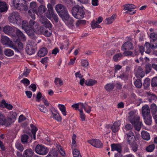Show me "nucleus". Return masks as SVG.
I'll return each mask as SVG.
<instances>
[{
  "mask_svg": "<svg viewBox=\"0 0 157 157\" xmlns=\"http://www.w3.org/2000/svg\"><path fill=\"white\" fill-rule=\"evenodd\" d=\"M128 119L134 126L135 129L139 131L142 124V122L140 121V117L136 113L135 110H132L129 113Z\"/></svg>",
  "mask_w": 157,
  "mask_h": 157,
  "instance_id": "nucleus-1",
  "label": "nucleus"
},
{
  "mask_svg": "<svg viewBox=\"0 0 157 157\" xmlns=\"http://www.w3.org/2000/svg\"><path fill=\"white\" fill-rule=\"evenodd\" d=\"M71 12L73 16L77 19H81L84 17V12L79 6L73 7L71 9Z\"/></svg>",
  "mask_w": 157,
  "mask_h": 157,
  "instance_id": "nucleus-2",
  "label": "nucleus"
},
{
  "mask_svg": "<svg viewBox=\"0 0 157 157\" xmlns=\"http://www.w3.org/2000/svg\"><path fill=\"white\" fill-rule=\"evenodd\" d=\"M8 20L10 22L13 24L16 23L19 24L21 23V17L17 12L11 13L8 17Z\"/></svg>",
  "mask_w": 157,
  "mask_h": 157,
  "instance_id": "nucleus-3",
  "label": "nucleus"
},
{
  "mask_svg": "<svg viewBox=\"0 0 157 157\" xmlns=\"http://www.w3.org/2000/svg\"><path fill=\"white\" fill-rule=\"evenodd\" d=\"M55 9L61 18L68 14L67 9L62 4L56 5V6Z\"/></svg>",
  "mask_w": 157,
  "mask_h": 157,
  "instance_id": "nucleus-4",
  "label": "nucleus"
},
{
  "mask_svg": "<svg viewBox=\"0 0 157 157\" xmlns=\"http://www.w3.org/2000/svg\"><path fill=\"white\" fill-rule=\"evenodd\" d=\"M39 26V24L37 22L33 20H30L29 24V33L28 34L29 36H32Z\"/></svg>",
  "mask_w": 157,
  "mask_h": 157,
  "instance_id": "nucleus-5",
  "label": "nucleus"
},
{
  "mask_svg": "<svg viewBox=\"0 0 157 157\" xmlns=\"http://www.w3.org/2000/svg\"><path fill=\"white\" fill-rule=\"evenodd\" d=\"M35 151L39 155H44L48 153V150L44 145L38 144L36 147Z\"/></svg>",
  "mask_w": 157,
  "mask_h": 157,
  "instance_id": "nucleus-6",
  "label": "nucleus"
},
{
  "mask_svg": "<svg viewBox=\"0 0 157 157\" xmlns=\"http://www.w3.org/2000/svg\"><path fill=\"white\" fill-rule=\"evenodd\" d=\"M63 20L65 21L67 25L71 29H73V27L74 20L70 17L69 14L66 15L63 17L62 18Z\"/></svg>",
  "mask_w": 157,
  "mask_h": 157,
  "instance_id": "nucleus-7",
  "label": "nucleus"
},
{
  "mask_svg": "<svg viewBox=\"0 0 157 157\" xmlns=\"http://www.w3.org/2000/svg\"><path fill=\"white\" fill-rule=\"evenodd\" d=\"M134 72L135 75L138 78H142L144 75V72L140 66L136 67L135 69Z\"/></svg>",
  "mask_w": 157,
  "mask_h": 157,
  "instance_id": "nucleus-8",
  "label": "nucleus"
},
{
  "mask_svg": "<svg viewBox=\"0 0 157 157\" xmlns=\"http://www.w3.org/2000/svg\"><path fill=\"white\" fill-rule=\"evenodd\" d=\"M88 142L94 146L98 148H101L103 147V144L98 139H93L88 141Z\"/></svg>",
  "mask_w": 157,
  "mask_h": 157,
  "instance_id": "nucleus-9",
  "label": "nucleus"
},
{
  "mask_svg": "<svg viewBox=\"0 0 157 157\" xmlns=\"http://www.w3.org/2000/svg\"><path fill=\"white\" fill-rule=\"evenodd\" d=\"M15 29H17V28L14 26H6L3 28V31L5 34L11 35L14 32Z\"/></svg>",
  "mask_w": 157,
  "mask_h": 157,
  "instance_id": "nucleus-10",
  "label": "nucleus"
},
{
  "mask_svg": "<svg viewBox=\"0 0 157 157\" xmlns=\"http://www.w3.org/2000/svg\"><path fill=\"white\" fill-rule=\"evenodd\" d=\"M134 46L132 43L127 41L125 42L122 45L121 49L123 51L127 50H133Z\"/></svg>",
  "mask_w": 157,
  "mask_h": 157,
  "instance_id": "nucleus-11",
  "label": "nucleus"
},
{
  "mask_svg": "<svg viewBox=\"0 0 157 157\" xmlns=\"http://www.w3.org/2000/svg\"><path fill=\"white\" fill-rule=\"evenodd\" d=\"M35 46L30 44H27L25 48V50L28 54L32 55L35 53Z\"/></svg>",
  "mask_w": 157,
  "mask_h": 157,
  "instance_id": "nucleus-12",
  "label": "nucleus"
},
{
  "mask_svg": "<svg viewBox=\"0 0 157 157\" xmlns=\"http://www.w3.org/2000/svg\"><path fill=\"white\" fill-rule=\"evenodd\" d=\"M124 7V10H127L125 13H128V11L131 12L132 11V10L136 8V6L132 4H126L123 6Z\"/></svg>",
  "mask_w": 157,
  "mask_h": 157,
  "instance_id": "nucleus-13",
  "label": "nucleus"
},
{
  "mask_svg": "<svg viewBox=\"0 0 157 157\" xmlns=\"http://www.w3.org/2000/svg\"><path fill=\"white\" fill-rule=\"evenodd\" d=\"M127 141L129 144H130L131 143H132L136 140V139L134 136V134L132 132H129L127 134Z\"/></svg>",
  "mask_w": 157,
  "mask_h": 157,
  "instance_id": "nucleus-14",
  "label": "nucleus"
},
{
  "mask_svg": "<svg viewBox=\"0 0 157 157\" xmlns=\"http://www.w3.org/2000/svg\"><path fill=\"white\" fill-rule=\"evenodd\" d=\"M142 112L143 117L150 115V109L148 105H145L142 107Z\"/></svg>",
  "mask_w": 157,
  "mask_h": 157,
  "instance_id": "nucleus-15",
  "label": "nucleus"
},
{
  "mask_svg": "<svg viewBox=\"0 0 157 157\" xmlns=\"http://www.w3.org/2000/svg\"><path fill=\"white\" fill-rule=\"evenodd\" d=\"M111 151H117L118 153H121V145L119 144H113L111 145Z\"/></svg>",
  "mask_w": 157,
  "mask_h": 157,
  "instance_id": "nucleus-16",
  "label": "nucleus"
},
{
  "mask_svg": "<svg viewBox=\"0 0 157 157\" xmlns=\"http://www.w3.org/2000/svg\"><path fill=\"white\" fill-rule=\"evenodd\" d=\"M1 41L4 45H10L12 41L9 39L6 36H2L1 37Z\"/></svg>",
  "mask_w": 157,
  "mask_h": 157,
  "instance_id": "nucleus-17",
  "label": "nucleus"
},
{
  "mask_svg": "<svg viewBox=\"0 0 157 157\" xmlns=\"http://www.w3.org/2000/svg\"><path fill=\"white\" fill-rule=\"evenodd\" d=\"M33 154V151L31 149L29 148L24 151L23 155L24 157H32Z\"/></svg>",
  "mask_w": 157,
  "mask_h": 157,
  "instance_id": "nucleus-18",
  "label": "nucleus"
},
{
  "mask_svg": "<svg viewBox=\"0 0 157 157\" xmlns=\"http://www.w3.org/2000/svg\"><path fill=\"white\" fill-rule=\"evenodd\" d=\"M8 7L5 2L0 1V12L2 13L7 10Z\"/></svg>",
  "mask_w": 157,
  "mask_h": 157,
  "instance_id": "nucleus-19",
  "label": "nucleus"
},
{
  "mask_svg": "<svg viewBox=\"0 0 157 157\" xmlns=\"http://www.w3.org/2000/svg\"><path fill=\"white\" fill-rule=\"evenodd\" d=\"M48 52L47 48L43 47L40 49L38 53V56L40 57H42L47 55Z\"/></svg>",
  "mask_w": 157,
  "mask_h": 157,
  "instance_id": "nucleus-20",
  "label": "nucleus"
},
{
  "mask_svg": "<svg viewBox=\"0 0 157 157\" xmlns=\"http://www.w3.org/2000/svg\"><path fill=\"white\" fill-rule=\"evenodd\" d=\"M16 46H14L13 48L16 52H20V50H22L23 48V44L20 42H17L16 43Z\"/></svg>",
  "mask_w": 157,
  "mask_h": 157,
  "instance_id": "nucleus-21",
  "label": "nucleus"
},
{
  "mask_svg": "<svg viewBox=\"0 0 157 157\" xmlns=\"http://www.w3.org/2000/svg\"><path fill=\"white\" fill-rule=\"evenodd\" d=\"M116 18V15L115 14H113L111 17L109 18H106L104 21V22L105 24L106 25L111 24L113 23Z\"/></svg>",
  "mask_w": 157,
  "mask_h": 157,
  "instance_id": "nucleus-22",
  "label": "nucleus"
},
{
  "mask_svg": "<svg viewBox=\"0 0 157 157\" xmlns=\"http://www.w3.org/2000/svg\"><path fill=\"white\" fill-rule=\"evenodd\" d=\"M30 9L32 10L33 12H34L36 13H37V5L35 2H32L30 4Z\"/></svg>",
  "mask_w": 157,
  "mask_h": 157,
  "instance_id": "nucleus-23",
  "label": "nucleus"
},
{
  "mask_svg": "<svg viewBox=\"0 0 157 157\" xmlns=\"http://www.w3.org/2000/svg\"><path fill=\"white\" fill-rule=\"evenodd\" d=\"M13 4L14 6L17 9L19 10H21V7L22 6V4L19 0H13Z\"/></svg>",
  "mask_w": 157,
  "mask_h": 157,
  "instance_id": "nucleus-24",
  "label": "nucleus"
},
{
  "mask_svg": "<svg viewBox=\"0 0 157 157\" xmlns=\"http://www.w3.org/2000/svg\"><path fill=\"white\" fill-rule=\"evenodd\" d=\"M150 42H146L144 44L145 52L147 54H149L151 52V45Z\"/></svg>",
  "mask_w": 157,
  "mask_h": 157,
  "instance_id": "nucleus-25",
  "label": "nucleus"
},
{
  "mask_svg": "<svg viewBox=\"0 0 157 157\" xmlns=\"http://www.w3.org/2000/svg\"><path fill=\"white\" fill-rule=\"evenodd\" d=\"M40 21L43 24L48 26L49 27H52V25L50 21L44 17L41 16L40 19Z\"/></svg>",
  "mask_w": 157,
  "mask_h": 157,
  "instance_id": "nucleus-26",
  "label": "nucleus"
},
{
  "mask_svg": "<svg viewBox=\"0 0 157 157\" xmlns=\"http://www.w3.org/2000/svg\"><path fill=\"white\" fill-rule=\"evenodd\" d=\"M22 22V28L24 30L26 33L28 34V33H29V22H28L26 21H23Z\"/></svg>",
  "mask_w": 157,
  "mask_h": 157,
  "instance_id": "nucleus-27",
  "label": "nucleus"
},
{
  "mask_svg": "<svg viewBox=\"0 0 157 157\" xmlns=\"http://www.w3.org/2000/svg\"><path fill=\"white\" fill-rule=\"evenodd\" d=\"M47 9L45 6L43 5H40L38 8V13L40 15H41L43 13H45Z\"/></svg>",
  "mask_w": 157,
  "mask_h": 157,
  "instance_id": "nucleus-28",
  "label": "nucleus"
},
{
  "mask_svg": "<svg viewBox=\"0 0 157 157\" xmlns=\"http://www.w3.org/2000/svg\"><path fill=\"white\" fill-rule=\"evenodd\" d=\"M146 124L148 125H150L152 122V118L150 115L143 117Z\"/></svg>",
  "mask_w": 157,
  "mask_h": 157,
  "instance_id": "nucleus-29",
  "label": "nucleus"
},
{
  "mask_svg": "<svg viewBox=\"0 0 157 157\" xmlns=\"http://www.w3.org/2000/svg\"><path fill=\"white\" fill-rule=\"evenodd\" d=\"M16 31V34L18 38L22 39L23 40H25V37L22 32L19 29L17 28V29H15Z\"/></svg>",
  "mask_w": 157,
  "mask_h": 157,
  "instance_id": "nucleus-30",
  "label": "nucleus"
},
{
  "mask_svg": "<svg viewBox=\"0 0 157 157\" xmlns=\"http://www.w3.org/2000/svg\"><path fill=\"white\" fill-rule=\"evenodd\" d=\"M45 28L46 27L45 26H42L40 27L39 25L38 27H37L35 33L38 34H44L45 31Z\"/></svg>",
  "mask_w": 157,
  "mask_h": 157,
  "instance_id": "nucleus-31",
  "label": "nucleus"
},
{
  "mask_svg": "<svg viewBox=\"0 0 157 157\" xmlns=\"http://www.w3.org/2000/svg\"><path fill=\"white\" fill-rule=\"evenodd\" d=\"M57 152L56 150L54 149L49 152L47 157H57Z\"/></svg>",
  "mask_w": 157,
  "mask_h": 157,
  "instance_id": "nucleus-32",
  "label": "nucleus"
},
{
  "mask_svg": "<svg viewBox=\"0 0 157 157\" xmlns=\"http://www.w3.org/2000/svg\"><path fill=\"white\" fill-rule=\"evenodd\" d=\"M141 136L144 139L146 140H148L150 138L149 133L145 131H143L141 132Z\"/></svg>",
  "mask_w": 157,
  "mask_h": 157,
  "instance_id": "nucleus-33",
  "label": "nucleus"
},
{
  "mask_svg": "<svg viewBox=\"0 0 157 157\" xmlns=\"http://www.w3.org/2000/svg\"><path fill=\"white\" fill-rule=\"evenodd\" d=\"M55 85L57 86H60L63 85V83L61 79L59 78H56L54 80Z\"/></svg>",
  "mask_w": 157,
  "mask_h": 157,
  "instance_id": "nucleus-34",
  "label": "nucleus"
},
{
  "mask_svg": "<svg viewBox=\"0 0 157 157\" xmlns=\"http://www.w3.org/2000/svg\"><path fill=\"white\" fill-rule=\"evenodd\" d=\"M114 86V83H108L105 86L104 88L106 90L109 92L113 89Z\"/></svg>",
  "mask_w": 157,
  "mask_h": 157,
  "instance_id": "nucleus-35",
  "label": "nucleus"
},
{
  "mask_svg": "<svg viewBox=\"0 0 157 157\" xmlns=\"http://www.w3.org/2000/svg\"><path fill=\"white\" fill-rule=\"evenodd\" d=\"M86 105H87V104L86 103H85L84 104H83L82 103H78V105H79V109H84V110L87 113H90V108H89L88 110H86Z\"/></svg>",
  "mask_w": 157,
  "mask_h": 157,
  "instance_id": "nucleus-36",
  "label": "nucleus"
},
{
  "mask_svg": "<svg viewBox=\"0 0 157 157\" xmlns=\"http://www.w3.org/2000/svg\"><path fill=\"white\" fill-rule=\"evenodd\" d=\"M97 83V81L92 79H89L85 82V84L87 86H91Z\"/></svg>",
  "mask_w": 157,
  "mask_h": 157,
  "instance_id": "nucleus-37",
  "label": "nucleus"
},
{
  "mask_svg": "<svg viewBox=\"0 0 157 157\" xmlns=\"http://www.w3.org/2000/svg\"><path fill=\"white\" fill-rule=\"evenodd\" d=\"M15 121L13 120L12 119L9 118L8 117L6 119V121H5V124H4V125L6 127H8L10 125Z\"/></svg>",
  "mask_w": 157,
  "mask_h": 157,
  "instance_id": "nucleus-38",
  "label": "nucleus"
},
{
  "mask_svg": "<svg viewBox=\"0 0 157 157\" xmlns=\"http://www.w3.org/2000/svg\"><path fill=\"white\" fill-rule=\"evenodd\" d=\"M6 121V118L5 117L4 114L0 111V124L2 125H4Z\"/></svg>",
  "mask_w": 157,
  "mask_h": 157,
  "instance_id": "nucleus-39",
  "label": "nucleus"
},
{
  "mask_svg": "<svg viewBox=\"0 0 157 157\" xmlns=\"http://www.w3.org/2000/svg\"><path fill=\"white\" fill-rule=\"evenodd\" d=\"M58 107L60 110L61 111L62 114L64 116L67 115V112L66 111V107L63 105L59 104L58 105Z\"/></svg>",
  "mask_w": 157,
  "mask_h": 157,
  "instance_id": "nucleus-40",
  "label": "nucleus"
},
{
  "mask_svg": "<svg viewBox=\"0 0 157 157\" xmlns=\"http://www.w3.org/2000/svg\"><path fill=\"white\" fill-rule=\"evenodd\" d=\"M123 57V55L121 53L115 54L113 57V59L115 62H117L120 60L121 58Z\"/></svg>",
  "mask_w": 157,
  "mask_h": 157,
  "instance_id": "nucleus-41",
  "label": "nucleus"
},
{
  "mask_svg": "<svg viewBox=\"0 0 157 157\" xmlns=\"http://www.w3.org/2000/svg\"><path fill=\"white\" fill-rule=\"evenodd\" d=\"M151 111L153 116L155 115L157 111V106L154 103L151 104L150 106Z\"/></svg>",
  "mask_w": 157,
  "mask_h": 157,
  "instance_id": "nucleus-42",
  "label": "nucleus"
},
{
  "mask_svg": "<svg viewBox=\"0 0 157 157\" xmlns=\"http://www.w3.org/2000/svg\"><path fill=\"white\" fill-rule=\"evenodd\" d=\"M129 144L130 145L132 150L134 152H136L137 151L138 149V146L135 141Z\"/></svg>",
  "mask_w": 157,
  "mask_h": 157,
  "instance_id": "nucleus-43",
  "label": "nucleus"
},
{
  "mask_svg": "<svg viewBox=\"0 0 157 157\" xmlns=\"http://www.w3.org/2000/svg\"><path fill=\"white\" fill-rule=\"evenodd\" d=\"M155 148L154 144H152L147 146L145 148V150L147 152H152Z\"/></svg>",
  "mask_w": 157,
  "mask_h": 157,
  "instance_id": "nucleus-44",
  "label": "nucleus"
},
{
  "mask_svg": "<svg viewBox=\"0 0 157 157\" xmlns=\"http://www.w3.org/2000/svg\"><path fill=\"white\" fill-rule=\"evenodd\" d=\"M98 23L96 21L93 20L91 24V26L92 29H94L96 28H101V26L98 25Z\"/></svg>",
  "mask_w": 157,
  "mask_h": 157,
  "instance_id": "nucleus-45",
  "label": "nucleus"
},
{
  "mask_svg": "<svg viewBox=\"0 0 157 157\" xmlns=\"http://www.w3.org/2000/svg\"><path fill=\"white\" fill-rule=\"evenodd\" d=\"M38 107L39 109L42 112L47 113L48 112V110L47 108L43 105H38Z\"/></svg>",
  "mask_w": 157,
  "mask_h": 157,
  "instance_id": "nucleus-46",
  "label": "nucleus"
},
{
  "mask_svg": "<svg viewBox=\"0 0 157 157\" xmlns=\"http://www.w3.org/2000/svg\"><path fill=\"white\" fill-rule=\"evenodd\" d=\"M73 154L74 157H82L79 150L76 148L73 150Z\"/></svg>",
  "mask_w": 157,
  "mask_h": 157,
  "instance_id": "nucleus-47",
  "label": "nucleus"
},
{
  "mask_svg": "<svg viewBox=\"0 0 157 157\" xmlns=\"http://www.w3.org/2000/svg\"><path fill=\"white\" fill-rule=\"evenodd\" d=\"M150 42L151 44V49L157 48V39H152L151 40Z\"/></svg>",
  "mask_w": 157,
  "mask_h": 157,
  "instance_id": "nucleus-48",
  "label": "nucleus"
},
{
  "mask_svg": "<svg viewBox=\"0 0 157 157\" xmlns=\"http://www.w3.org/2000/svg\"><path fill=\"white\" fill-rule=\"evenodd\" d=\"M5 55L8 56H12L14 54L13 52L10 49H6L4 52Z\"/></svg>",
  "mask_w": 157,
  "mask_h": 157,
  "instance_id": "nucleus-49",
  "label": "nucleus"
},
{
  "mask_svg": "<svg viewBox=\"0 0 157 157\" xmlns=\"http://www.w3.org/2000/svg\"><path fill=\"white\" fill-rule=\"evenodd\" d=\"M79 111V117L82 121H85L86 120V115L83 113L82 109H78Z\"/></svg>",
  "mask_w": 157,
  "mask_h": 157,
  "instance_id": "nucleus-50",
  "label": "nucleus"
},
{
  "mask_svg": "<svg viewBox=\"0 0 157 157\" xmlns=\"http://www.w3.org/2000/svg\"><path fill=\"white\" fill-rule=\"evenodd\" d=\"M56 147L61 155L63 156L65 155V153L64 151H63L62 147L60 145L57 144Z\"/></svg>",
  "mask_w": 157,
  "mask_h": 157,
  "instance_id": "nucleus-51",
  "label": "nucleus"
},
{
  "mask_svg": "<svg viewBox=\"0 0 157 157\" xmlns=\"http://www.w3.org/2000/svg\"><path fill=\"white\" fill-rule=\"evenodd\" d=\"M52 114L54 118L57 121L60 122L61 121V117L59 114L55 112L54 113L52 112Z\"/></svg>",
  "mask_w": 157,
  "mask_h": 157,
  "instance_id": "nucleus-52",
  "label": "nucleus"
},
{
  "mask_svg": "<svg viewBox=\"0 0 157 157\" xmlns=\"http://www.w3.org/2000/svg\"><path fill=\"white\" fill-rule=\"evenodd\" d=\"M30 126L32 129L31 132H32L33 136V138L34 140L36 139V134L37 129L36 127L33 124H31Z\"/></svg>",
  "mask_w": 157,
  "mask_h": 157,
  "instance_id": "nucleus-53",
  "label": "nucleus"
},
{
  "mask_svg": "<svg viewBox=\"0 0 157 157\" xmlns=\"http://www.w3.org/2000/svg\"><path fill=\"white\" fill-rule=\"evenodd\" d=\"M17 114L13 111H10V112L9 114V118L12 119L15 121L17 117Z\"/></svg>",
  "mask_w": 157,
  "mask_h": 157,
  "instance_id": "nucleus-54",
  "label": "nucleus"
},
{
  "mask_svg": "<svg viewBox=\"0 0 157 157\" xmlns=\"http://www.w3.org/2000/svg\"><path fill=\"white\" fill-rule=\"evenodd\" d=\"M16 148L21 152H22L24 149L23 146L20 143H17L15 144Z\"/></svg>",
  "mask_w": 157,
  "mask_h": 157,
  "instance_id": "nucleus-55",
  "label": "nucleus"
},
{
  "mask_svg": "<svg viewBox=\"0 0 157 157\" xmlns=\"http://www.w3.org/2000/svg\"><path fill=\"white\" fill-rule=\"evenodd\" d=\"M150 80L148 78H147L145 79L143 85L145 89L147 88L150 86Z\"/></svg>",
  "mask_w": 157,
  "mask_h": 157,
  "instance_id": "nucleus-56",
  "label": "nucleus"
},
{
  "mask_svg": "<svg viewBox=\"0 0 157 157\" xmlns=\"http://www.w3.org/2000/svg\"><path fill=\"white\" fill-rule=\"evenodd\" d=\"M152 65L148 63L145 65V72L146 74L149 73L151 71Z\"/></svg>",
  "mask_w": 157,
  "mask_h": 157,
  "instance_id": "nucleus-57",
  "label": "nucleus"
},
{
  "mask_svg": "<svg viewBox=\"0 0 157 157\" xmlns=\"http://www.w3.org/2000/svg\"><path fill=\"white\" fill-rule=\"evenodd\" d=\"M29 136L26 134H24L21 136V141L23 143H25L28 142Z\"/></svg>",
  "mask_w": 157,
  "mask_h": 157,
  "instance_id": "nucleus-58",
  "label": "nucleus"
},
{
  "mask_svg": "<svg viewBox=\"0 0 157 157\" xmlns=\"http://www.w3.org/2000/svg\"><path fill=\"white\" fill-rule=\"evenodd\" d=\"M134 84L136 87L140 88L142 86L141 80L139 79L136 80Z\"/></svg>",
  "mask_w": 157,
  "mask_h": 157,
  "instance_id": "nucleus-59",
  "label": "nucleus"
},
{
  "mask_svg": "<svg viewBox=\"0 0 157 157\" xmlns=\"http://www.w3.org/2000/svg\"><path fill=\"white\" fill-rule=\"evenodd\" d=\"M123 55L124 56H130L133 57L134 56L133 55V52L130 51H125L123 53Z\"/></svg>",
  "mask_w": 157,
  "mask_h": 157,
  "instance_id": "nucleus-60",
  "label": "nucleus"
},
{
  "mask_svg": "<svg viewBox=\"0 0 157 157\" xmlns=\"http://www.w3.org/2000/svg\"><path fill=\"white\" fill-rule=\"evenodd\" d=\"M151 85L153 87L157 86V77H155L152 78Z\"/></svg>",
  "mask_w": 157,
  "mask_h": 157,
  "instance_id": "nucleus-61",
  "label": "nucleus"
},
{
  "mask_svg": "<svg viewBox=\"0 0 157 157\" xmlns=\"http://www.w3.org/2000/svg\"><path fill=\"white\" fill-rule=\"evenodd\" d=\"M86 23V21L85 20H78L77 21L76 25L78 27L81 25H84Z\"/></svg>",
  "mask_w": 157,
  "mask_h": 157,
  "instance_id": "nucleus-62",
  "label": "nucleus"
},
{
  "mask_svg": "<svg viewBox=\"0 0 157 157\" xmlns=\"http://www.w3.org/2000/svg\"><path fill=\"white\" fill-rule=\"evenodd\" d=\"M21 82L23 83L25 86H28L30 84L29 81L26 78H24L21 81Z\"/></svg>",
  "mask_w": 157,
  "mask_h": 157,
  "instance_id": "nucleus-63",
  "label": "nucleus"
},
{
  "mask_svg": "<svg viewBox=\"0 0 157 157\" xmlns=\"http://www.w3.org/2000/svg\"><path fill=\"white\" fill-rule=\"evenodd\" d=\"M150 37L151 39L155 38L157 39V32H153L150 35Z\"/></svg>",
  "mask_w": 157,
  "mask_h": 157,
  "instance_id": "nucleus-64",
  "label": "nucleus"
}]
</instances>
